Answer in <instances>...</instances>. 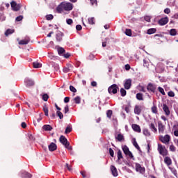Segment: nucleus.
Listing matches in <instances>:
<instances>
[{
	"mask_svg": "<svg viewBox=\"0 0 178 178\" xmlns=\"http://www.w3.org/2000/svg\"><path fill=\"white\" fill-rule=\"evenodd\" d=\"M143 111V107L140 105H136L134 107L135 115H140Z\"/></svg>",
	"mask_w": 178,
	"mask_h": 178,
	"instance_id": "9d476101",
	"label": "nucleus"
},
{
	"mask_svg": "<svg viewBox=\"0 0 178 178\" xmlns=\"http://www.w3.org/2000/svg\"><path fill=\"white\" fill-rule=\"evenodd\" d=\"M76 29L77 31H81V30L83 29V27L81 26V25L78 24L76 26Z\"/></svg>",
	"mask_w": 178,
	"mask_h": 178,
	"instance_id": "bf43d9fd",
	"label": "nucleus"
},
{
	"mask_svg": "<svg viewBox=\"0 0 178 178\" xmlns=\"http://www.w3.org/2000/svg\"><path fill=\"white\" fill-rule=\"evenodd\" d=\"M125 34L126 35H128V37H131L132 35L131 29H126Z\"/></svg>",
	"mask_w": 178,
	"mask_h": 178,
	"instance_id": "c03bdc74",
	"label": "nucleus"
},
{
	"mask_svg": "<svg viewBox=\"0 0 178 178\" xmlns=\"http://www.w3.org/2000/svg\"><path fill=\"white\" fill-rule=\"evenodd\" d=\"M118 160L120 161L123 159V154H122V150L119 149L117 152Z\"/></svg>",
	"mask_w": 178,
	"mask_h": 178,
	"instance_id": "7c9ffc66",
	"label": "nucleus"
},
{
	"mask_svg": "<svg viewBox=\"0 0 178 178\" xmlns=\"http://www.w3.org/2000/svg\"><path fill=\"white\" fill-rule=\"evenodd\" d=\"M115 140H117L118 141L122 142L123 141V140H124V136L122 134H118L115 136Z\"/></svg>",
	"mask_w": 178,
	"mask_h": 178,
	"instance_id": "393cba45",
	"label": "nucleus"
},
{
	"mask_svg": "<svg viewBox=\"0 0 178 178\" xmlns=\"http://www.w3.org/2000/svg\"><path fill=\"white\" fill-rule=\"evenodd\" d=\"M168 97H175V92L173 91H170L168 93Z\"/></svg>",
	"mask_w": 178,
	"mask_h": 178,
	"instance_id": "052dcab7",
	"label": "nucleus"
},
{
	"mask_svg": "<svg viewBox=\"0 0 178 178\" xmlns=\"http://www.w3.org/2000/svg\"><path fill=\"white\" fill-rule=\"evenodd\" d=\"M69 112V106H66L64 108V113H67Z\"/></svg>",
	"mask_w": 178,
	"mask_h": 178,
	"instance_id": "0e129e2a",
	"label": "nucleus"
},
{
	"mask_svg": "<svg viewBox=\"0 0 178 178\" xmlns=\"http://www.w3.org/2000/svg\"><path fill=\"white\" fill-rule=\"evenodd\" d=\"M125 70H130V65L129 64L125 65Z\"/></svg>",
	"mask_w": 178,
	"mask_h": 178,
	"instance_id": "774afa93",
	"label": "nucleus"
},
{
	"mask_svg": "<svg viewBox=\"0 0 178 178\" xmlns=\"http://www.w3.org/2000/svg\"><path fill=\"white\" fill-rule=\"evenodd\" d=\"M66 22H67V24H68L70 25L73 24V19H67L66 20Z\"/></svg>",
	"mask_w": 178,
	"mask_h": 178,
	"instance_id": "680f3d73",
	"label": "nucleus"
},
{
	"mask_svg": "<svg viewBox=\"0 0 178 178\" xmlns=\"http://www.w3.org/2000/svg\"><path fill=\"white\" fill-rule=\"evenodd\" d=\"M164 162L165 163H166L167 165H172V159H170V157L169 156H166L164 159Z\"/></svg>",
	"mask_w": 178,
	"mask_h": 178,
	"instance_id": "c756f323",
	"label": "nucleus"
},
{
	"mask_svg": "<svg viewBox=\"0 0 178 178\" xmlns=\"http://www.w3.org/2000/svg\"><path fill=\"white\" fill-rule=\"evenodd\" d=\"M136 97L138 101H144V95L143 93L141 92L137 93Z\"/></svg>",
	"mask_w": 178,
	"mask_h": 178,
	"instance_id": "b1692460",
	"label": "nucleus"
},
{
	"mask_svg": "<svg viewBox=\"0 0 178 178\" xmlns=\"http://www.w3.org/2000/svg\"><path fill=\"white\" fill-rule=\"evenodd\" d=\"M113 111L112 110H108L106 112V116L108 118V119H111L112 118Z\"/></svg>",
	"mask_w": 178,
	"mask_h": 178,
	"instance_id": "79ce46f5",
	"label": "nucleus"
},
{
	"mask_svg": "<svg viewBox=\"0 0 178 178\" xmlns=\"http://www.w3.org/2000/svg\"><path fill=\"white\" fill-rule=\"evenodd\" d=\"M58 55H63V54H65V49L63 47H58Z\"/></svg>",
	"mask_w": 178,
	"mask_h": 178,
	"instance_id": "2f4dec72",
	"label": "nucleus"
},
{
	"mask_svg": "<svg viewBox=\"0 0 178 178\" xmlns=\"http://www.w3.org/2000/svg\"><path fill=\"white\" fill-rule=\"evenodd\" d=\"M110 170H111V172L113 176L114 177H118L119 174L118 172V169L116 168V167H115V165H111Z\"/></svg>",
	"mask_w": 178,
	"mask_h": 178,
	"instance_id": "1a4fd4ad",
	"label": "nucleus"
},
{
	"mask_svg": "<svg viewBox=\"0 0 178 178\" xmlns=\"http://www.w3.org/2000/svg\"><path fill=\"white\" fill-rule=\"evenodd\" d=\"M56 10L58 13H62V12L65 10V8H63V4L62 3L57 6Z\"/></svg>",
	"mask_w": 178,
	"mask_h": 178,
	"instance_id": "4be33fe9",
	"label": "nucleus"
},
{
	"mask_svg": "<svg viewBox=\"0 0 178 178\" xmlns=\"http://www.w3.org/2000/svg\"><path fill=\"white\" fill-rule=\"evenodd\" d=\"M158 90H159V92H161V94H162V95H165V90H163V88L159 87Z\"/></svg>",
	"mask_w": 178,
	"mask_h": 178,
	"instance_id": "09e8293b",
	"label": "nucleus"
},
{
	"mask_svg": "<svg viewBox=\"0 0 178 178\" xmlns=\"http://www.w3.org/2000/svg\"><path fill=\"white\" fill-rule=\"evenodd\" d=\"M157 150L159 151L160 155H162V156H166L168 154V149H166V147L162 145V144H158Z\"/></svg>",
	"mask_w": 178,
	"mask_h": 178,
	"instance_id": "f03ea898",
	"label": "nucleus"
},
{
	"mask_svg": "<svg viewBox=\"0 0 178 178\" xmlns=\"http://www.w3.org/2000/svg\"><path fill=\"white\" fill-rule=\"evenodd\" d=\"M64 10L69 12L73 10V4L69 2H62Z\"/></svg>",
	"mask_w": 178,
	"mask_h": 178,
	"instance_id": "0eeeda50",
	"label": "nucleus"
},
{
	"mask_svg": "<svg viewBox=\"0 0 178 178\" xmlns=\"http://www.w3.org/2000/svg\"><path fill=\"white\" fill-rule=\"evenodd\" d=\"M60 142L65 148H67V149H68V151H72V149H73V147L70 146V143H68L67 139L63 135L60 137Z\"/></svg>",
	"mask_w": 178,
	"mask_h": 178,
	"instance_id": "f257e3e1",
	"label": "nucleus"
},
{
	"mask_svg": "<svg viewBox=\"0 0 178 178\" xmlns=\"http://www.w3.org/2000/svg\"><path fill=\"white\" fill-rule=\"evenodd\" d=\"M136 172H140V173H144V172H145V168L142 167L140 163H136Z\"/></svg>",
	"mask_w": 178,
	"mask_h": 178,
	"instance_id": "9b49d317",
	"label": "nucleus"
},
{
	"mask_svg": "<svg viewBox=\"0 0 178 178\" xmlns=\"http://www.w3.org/2000/svg\"><path fill=\"white\" fill-rule=\"evenodd\" d=\"M46 19L47 20H52V19H54V15H46Z\"/></svg>",
	"mask_w": 178,
	"mask_h": 178,
	"instance_id": "864d4df0",
	"label": "nucleus"
},
{
	"mask_svg": "<svg viewBox=\"0 0 178 178\" xmlns=\"http://www.w3.org/2000/svg\"><path fill=\"white\" fill-rule=\"evenodd\" d=\"M65 168H67V170H69V172H72V165H70L69 163L65 164Z\"/></svg>",
	"mask_w": 178,
	"mask_h": 178,
	"instance_id": "6e6d98bb",
	"label": "nucleus"
},
{
	"mask_svg": "<svg viewBox=\"0 0 178 178\" xmlns=\"http://www.w3.org/2000/svg\"><path fill=\"white\" fill-rule=\"evenodd\" d=\"M22 20H23L22 15H19V16L17 17L15 19V22H22Z\"/></svg>",
	"mask_w": 178,
	"mask_h": 178,
	"instance_id": "603ef678",
	"label": "nucleus"
},
{
	"mask_svg": "<svg viewBox=\"0 0 178 178\" xmlns=\"http://www.w3.org/2000/svg\"><path fill=\"white\" fill-rule=\"evenodd\" d=\"M74 101L75 104H80V102H81V98L80 96H77L74 99Z\"/></svg>",
	"mask_w": 178,
	"mask_h": 178,
	"instance_id": "58836bf2",
	"label": "nucleus"
},
{
	"mask_svg": "<svg viewBox=\"0 0 178 178\" xmlns=\"http://www.w3.org/2000/svg\"><path fill=\"white\" fill-rule=\"evenodd\" d=\"M13 33H15L13 29H7L5 32V35L8 37V35H10V34H13Z\"/></svg>",
	"mask_w": 178,
	"mask_h": 178,
	"instance_id": "72a5a7b5",
	"label": "nucleus"
},
{
	"mask_svg": "<svg viewBox=\"0 0 178 178\" xmlns=\"http://www.w3.org/2000/svg\"><path fill=\"white\" fill-rule=\"evenodd\" d=\"M43 130H44L45 131H51L52 130V126L49 125V124H45L42 127Z\"/></svg>",
	"mask_w": 178,
	"mask_h": 178,
	"instance_id": "5701e85b",
	"label": "nucleus"
},
{
	"mask_svg": "<svg viewBox=\"0 0 178 178\" xmlns=\"http://www.w3.org/2000/svg\"><path fill=\"white\" fill-rule=\"evenodd\" d=\"M56 38L58 41L60 42L62 40V33H58Z\"/></svg>",
	"mask_w": 178,
	"mask_h": 178,
	"instance_id": "49530a36",
	"label": "nucleus"
},
{
	"mask_svg": "<svg viewBox=\"0 0 178 178\" xmlns=\"http://www.w3.org/2000/svg\"><path fill=\"white\" fill-rule=\"evenodd\" d=\"M70 90L72 91V92H77V90L73 86H70Z\"/></svg>",
	"mask_w": 178,
	"mask_h": 178,
	"instance_id": "3c124183",
	"label": "nucleus"
},
{
	"mask_svg": "<svg viewBox=\"0 0 178 178\" xmlns=\"http://www.w3.org/2000/svg\"><path fill=\"white\" fill-rule=\"evenodd\" d=\"M134 131H136V133H141V128L140 127V125L137 124H134L131 126Z\"/></svg>",
	"mask_w": 178,
	"mask_h": 178,
	"instance_id": "f3484780",
	"label": "nucleus"
},
{
	"mask_svg": "<svg viewBox=\"0 0 178 178\" xmlns=\"http://www.w3.org/2000/svg\"><path fill=\"white\" fill-rule=\"evenodd\" d=\"M152 113H154L155 115H156L158 113V107H156V105H154L152 108Z\"/></svg>",
	"mask_w": 178,
	"mask_h": 178,
	"instance_id": "f704fd0d",
	"label": "nucleus"
},
{
	"mask_svg": "<svg viewBox=\"0 0 178 178\" xmlns=\"http://www.w3.org/2000/svg\"><path fill=\"white\" fill-rule=\"evenodd\" d=\"M24 83L26 87H33L34 86V81L29 78L25 79Z\"/></svg>",
	"mask_w": 178,
	"mask_h": 178,
	"instance_id": "f8f14e48",
	"label": "nucleus"
},
{
	"mask_svg": "<svg viewBox=\"0 0 178 178\" xmlns=\"http://www.w3.org/2000/svg\"><path fill=\"white\" fill-rule=\"evenodd\" d=\"M124 87L125 90H130L131 88V80L127 79L124 84Z\"/></svg>",
	"mask_w": 178,
	"mask_h": 178,
	"instance_id": "dca6fc26",
	"label": "nucleus"
},
{
	"mask_svg": "<svg viewBox=\"0 0 178 178\" xmlns=\"http://www.w3.org/2000/svg\"><path fill=\"white\" fill-rule=\"evenodd\" d=\"M11 8L14 12H19L20 10V8H22V4L16 3V1H13L10 3Z\"/></svg>",
	"mask_w": 178,
	"mask_h": 178,
	"instance_id": "423d86ee",
	"label": "nucleus"
},
{
	"mask_svg": "<svg viewBox=\"0 0 178 178\" xmlns=\"http://www.w3.org/2000/svg\"><path fill=\"white\" fill-rule=\"evenodd\" d=\"M164 13H166V15H169V13H170V9L169 8H165L164 10Z\"/></svg>",
	"mask_w": 178,
	"mask_h": 178,
	"instance_id": "69168bd1",
	"label": "nucleus"
},
{
	"mask_svg": "<svg viewBox=\"0 0 178 178\" xmlns=\"http://www.w3.org/2000/svg\"><path fill=\"white\" fill-rule=\"evenodd\" d=\"M159 140L163 143V144H165V145H169V143L170 142V135H165L163 136H159Z\"/></svg>",
	"mask_w": 178,
	"mask_h": 178,
	"instance_id": "20e7f679",
	"label": "nucleus"
},
{
	"mask_svg": "<svg viewBox=\"0 0 178 178\" xmlns=\"http://www.w3.org/2000/svg\"><path fill=\"white\" fill-rule=\"evenodd\" d=\"M163 111L165 113V115L166 116H169L170 115V110H169V107L166 104H163Z\"/></svg>",
	"mask_w": 178,
	"mask_h": 178,
	"instance_id": "2eb2a0df",
	"label": "nucleus"
},
{
	"mask_svg": "<svg viewBox=\"0 0 178 178\" xmlns=\"http://www.w3.org/2000/svg\"><path fill=\"white\" fill-rule=\"evenodd\" d=\"M139 91H141L142 92H145V88L143 86H139Z\"/></svg>",
	"mask_w": 178,
	"mask_h": 178,
	"instance_id": "4d7b16f0",
	"label": "nucleus"
},
{
	"mask_svg": "<svg viewBox=\"0 0 178 178\" xmlns=\"http://www.w3.org/2000/svg\"><path fill=\"white\" fill-rule=\"evenodd\" d=\"M168 22H169V18H168V17H165L164 18H161L159 21V24L160 26H165V24H168Z\"/></svg>",
	"mask_w": 178,
	"mask_h": 178,
	"instance_id": "ddd939ff",
	"label": "nucleus"
},
{
	"mask_svg": "<svg viewBox=\"0 0 178 178\" xmlns=\"http://www.w3.org/2000/svg\"><path fill=\"white\" fill-rule=\"evenodd\" d=\"M133 145L139 151L141 152V148H140V146L138 145V143H137V141L136 140V138L134 139Z\"/></svg>",
	"mask_w": 178,
	"mask_h": 178,
	"instance_id": "a878e982",
	"label": "nucleus"
},
{
	"mask_svg": "<svg viewBox=\"0 0 178 178\" xmlns=\"http://www.w3.org/2000/svg\"><path fill=\"white\" fill-rule=\"evenodd\" d=\"M30 42V40H22L19 42V45H27Z\"/></svg>",
	"mask_w": 178,
	"mask_h": 178,
	"instance_id": "c85d7f7f",
	"label": "nucleus"
},
{
	"mask_svg": "<svg viewBox=\"0 0 178 178\" xmlns=\"http://www.w3.org/2000/svg\"><path fill=\"white\" fill-rule=\"evenodd\" d=\"M120 94L121 97H126L127 92L126 91V90H124V88H122L120 89Z\"/></svg>",
	"mask_w": 178,
	"mask_h": 178,
	"instance_id": "c9c22d12",
	"label": "nucleus"
},
{
	"mask_svg": "<svg viewBox=\"0 0 178 178\" xmlns=\"http://www.w3.org/2000/svg\"><path fill=\"white\" fill-rule=\"evenodd\" d=\"M158 129L159 134H163L165 133V125H163L162 121L158 122Z\"/></svg>",
	"mask_w": 178,
	"mask_h": 178,
	"instance_id": "6e6552de",
	"label": "nucleus"
},
{
	"mask_svg": "<svg viewBox=\"0 0 178 178\" xmlns=\"http://www.w3.org/2000/svg\"><path fill=\"white\" fill-rule=\"evenodd\" d=\"M73 69V65H72L71 64H67V67H65L63 69V72L64 73H69V72H70V70Z\"/></svg>",
	"mask_w": 178,
	"mask_h": 178,
	"instance_id": "a211bd4d",
	"label": "nucleus"
},
{
	"mask_svg": "<svg viewBox=\"0 0 178 178\" xmlns=\"http://www.w3.org/2000/svg\"><path fill=\"white\" fill-rule=\"evenodd\" d=\"M69 101H70V97H65V99H64V102H65V104H67V102H69Z\"/></svg>",
	"mask_w": 178,
	"mask_h": 178,
	"instance_id": "e2e57ef3",
	"label": "nucleus"
},
{
	"mask_svg": "<svg viewBox=\"0 0 178 178\" xmlns=\"http://www.w3.org/2000/svg\"><path fill=\"white\" fill-rule=\"evenodd\" d=\"M43 111L44 113L45 116H49V114H48L49 110H48V107L47 106V105H44L43 106Z\"/></svg>",
	"mask_w": 178,
	"mask_h": 178,
	"instance_id": "e433bc0d",
	"label": "nucleus"
},
{
	"mask_svg": "<svg viewBox=\"0 0 178 178\" xmlns=\"http://www.w3.org/2000/svg\"><path fill=\"white\" fill-rule=\"evenodd\" d=\"M63 56H64V58H70V53L65 54H63Z\"/></svg>",
	"mask_w": 178,
	"mask_h": 178,
	"instance_id": "338daca9",
	"label": "nucleus"
},
{
	"mask_svg": "<svg viewBox=\"0 0 178 178\" xmlns=\"http://www.w3.org/2000/svg\"><path fill=\"white\" fill-rule=\"evenodd\" d=\"M119 86L117 84H113L108 88V94H118Z\"/></svg>",
	"mask_w": 178,
	"mask_h": 178,
	"instance_id": "39448f33",
	"label": "nucleus"
},
{
	"mask_svg": "<svg viewBox=\"0 0 178 178\" xmlns=\"http://www.w3.org/2000/svg\"><path fill=\"white\" fill-rule=\"evenodd\" d=\"M149 127L150 130H152V131H153V133H158V129H156V127H155V124L152 122L149 125Z\"/></svg>",
	"mask_w": 178,
	"mask_h": 178,
	"instance_id": "412c9836",
	"label": "nucleus"
},
{
	"mask_svg": "<svg viewBox=\"0 0 178 178\" xmlns=\"http://www.w3.org/2000/svg\"><path fill=\"white\" fill-rule=\"evenodd\" d=\"M72 127L70 126H67L65 129V134H69V133H72Z\"/></svg>",
	"mask_w": 178,
	"mask_h": 178,
	"instance_id": "4c0bfd02",
	"label": "nucleus"
},
{
	"mask_svg": "<svg viewBox=\"0 0 178 178\" xmlns=\"http://www.w3.org/2000/svg\"><path fill=\"white\" fill-rule=\"evenodd\" d=\"M143 133L146 137H150L151 136V132L149 131V130H148V129H144L143 130Z\"/></svg>",
	"mask_w": 178,
	"mask_h": 178,
	"instance_id": "bb28decb",
	"label": "nucleus"
},
{
	"mask_svg": "<svg viewBox=\"0 0 178 178\" xmlns=\"http://www.w3.org/2000/svg\"><path fill=\"white\" fill-rule=\"evenodd\" d=\"M143 66L144 67H147V69L149 67V62H148V60L144 59L143 60Z\"/></svg>",
	"mask_w": 178,
	"mask_h": 178,
	"instance_id": "a19ab883",
	"label": "nucleus"
},
{
	"mask_svg": "<svg viewBox=\"0 0 178 178\" xmlns=\"http://www.w3.org/2000/svg\"><path fill=\"white\" fill-rule=\"evenodd\" d=\"M22 178H31V177H33V175H31V174H30L26 171H24L22 172Z\"/></svg>",
	"mask_w": 178,
	"mask_h": 178,
	"instance_id": "aec40b11",
	"label": "nucleus"
},
{
	"mask_svg": "<svg viewBox=\"0 0 178 178\" xmlns=\"http://www.w3.org/2000/svg\"><path fill=\"white\" fill-rule=\"evenodd\" d=\"M56 115L58 116L59 119H62L63 118V113L60 111H57Z\"/></svg>",
	"mask_w": 178,
	"mask_h": 178,
	"instance_id": "8fccbe9b",
	"label": "nucleus"
},
{
	"mask_svg": "<svg viewBox=\"0 0 178 178\" xmlns=\"http://www.w3.org/2000/svg\"><path fill=\"white\" fill-rule=\"evenodd\" d=\"M109 154H110L111 156H112V158H113V156L115 155V152H113V149H112V148H109Z\"/></svg>",
	"mask_w": 178,
	"mask_h": 178,
	"instance_id": "13d9d810",
	"label": "nucleus"
},
{
	"mask_svg": "<svg viewBox=\"0 0 178 178\" xmlns=\"http://www.w3.org/2000/svg\"><path fill=\"white\" fill-rule=\"evenodd\" d=\"M90 1L92 6H94V5L97 6V5H98V1L97 0H90Z\"/></svg>",
	"mask_w": 178,
	"mask_h": 178,
	"instance_id": "de8ad7c7",
	"label": "nucleus"
},
{
	"mask_svg": "<svg viewBox=\"0 0 178 178\" xmlns=\"http://www.w3.org/2000/svg\"><path fill=\"white\" fill-rule=\"evenodd\" d=\"M33 66L34 69H40V67H42V64H41L38 62H33Z\"/></svg>",
	"mask_w": 178,
	"mask_h": 178,
	"instance_id": "cd10ccee",
	"label": "nucleus"
},
{
	"mask_svg": "<svg viewBox=\"0 0 178 178\" xmlns=\"http://www.w3.org/2000/svg\"><path fill=\"white\" fill-rule=\"evenodd\" d=\"M49 98V96L48 95V94L45 93L42 95V99L43 101H44L45 102H47V101H48V99Z\"/></svg>",
	"mask_w": 178,
	"mask_h": 178,
	"instance_id": "a18cd8bd",
	"label": "nucleus"
},
{
	"mask_svg": "<svg viewBox=\"0 0 178 178\" xmlns=\"http://www.w3.org/2000/svg\"><path fill=\"white\" fill-rule=\"evenodd\" d=\"M170 151H171L172 152H175V151H176V147H175V145H171L170 146Z\"/></svg>",
	"mask_w": 178,
	"mask_h": 178,
	"instance_id": "5fc2aeb1",
	"label": "nucleus"
},
{
	"mask_svg": "<svg viewBox=\"0 0 178 178\" xmlns=\"http://www.w3.org/2000/svg\"><path fill=\"white\" fill-rule=\"evenodd\" d=\"M57 148H58V147L56 146V144H55L54 143H51L49 145V150L51 152L56 151Z\"/></svg>",
	"mask_w": 178,
	"mask_h": 178,
	"instance_id": "6ab92c4d",
	"label": "nucleus"
},
{
	"mask_svg": "<svg viewBox=\"0 0 178 178\" xmlns=\"http://www.w3.org/2000/svg\"><path fill=\"white\" fill-rule=\"evenodd\" d=\"M147 91H149L150 92H155V90H156V88L154 84L149 83L147 86Z\"/></svg>",
	"mask_w": 178,
	"mask_h": 178,
	"instance_id": "4468645a",
	"label": "nucleus"
},
{
	"mask_svg": "<svg viewBox=\"0 0 178 178\" xmlns=\"http://www.w3.org/2000/svg\"><path fill=\"white\" fill-rule=\"evenodd\" d=\"M156 33V29L155 28H152L147 30V34L151 35V34H155Z\"/></svg>",
	"mask_w": 178,
	"mask_h": 178,
	"instance_id": "473e14b6",
	"label": "nucleus"
},
{
	"mask_svg": "<svg viewBox=\"0 0 178 178\" xmlns=\"http://www.w3.org/2000/svg\"><path fill=\"white\" fill-rule=\"evenodd\" d=\"M88 23L89 24H95V17L88 18Z\"/></svg>",
	"mask_w": 178,
	"mask_h": 178,
	"instance_id": "ea45409f",
	"label": "nucleus"
},
{
	"mask_svg": "<svg viewBox=\"0 0 178 178\" xmlns=\"http://www.w3.org/2000/svg\"><path fill=\"white\" fill-rule=\"evenodd\" d=\"M170 34L172 36L176 35V34H177V31H176L175 29H172L170 31Z\"/></svg>",
	"mask_w": 178,
	"mask_h": 178,
	"instance_id": "37998d69",
	"label": "nucleus"
},
{
	"mask_svg": "<svg viewBox=\"0 0 178 178\" xmlns=\"http://www.w3.org/2000/svg\"><path fill=\"white\" fill-rule=\"evenodd\" d=\"M122 151H123L124 154L127 156H129V158L131 159L134 160V156L133 155V153H131V152H130V149H129V147H127V145H124L122 147Z\"/></svg>",
	"mask_w": 178,
	"mask_h": 178,
	"instance_id": "7ed1b4c3",
	"label": "nucleus"
}]
</instances>
